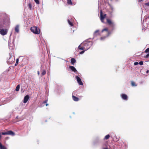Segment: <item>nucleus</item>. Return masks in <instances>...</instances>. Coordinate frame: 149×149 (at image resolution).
Returning <instances> with one entry per match:
<instances>
[{"label":"nucleus","mask_w":149,"mask_h":149,"mask_svg":"<svg viewBox=\"0 0 149 149\" xmlns=\"http://www.w3.org/2000/svg\"><path fill=\"white\" fill-rule=\"evenodd\" d=\"M9 20L7 18L4 19L0 22V34L2 36L6 35L8 32L7 29H3L7 27L9 25Z\"/></svg>","instance_id":"obj_1"},{"label":"nucleus","mask_w":149,"mask_h":149,"mask_svg":"<svg viewBox=\"0 0 149 149\" xmlns=\"http://www.w3.org/2000/svg\"><path fill=\"white\" fill-rule=\"evenodd\" d=\"M93 44L92 42L86 40L84 41L79 46L78 48L81 50H87L91 47Z\"/></svg>","instance_id":"obj_2"},{"label":"nucleus","mask_w":149,"mask_h":149,"mask_svg":"<svg viewBox=\"0 0 149 149\" xmlns=\"http://www.w3.org/2000/svg\"><path fill=\"white\" fill-rule=\"evenodd\" d=\"M102 33H104L106 35V36H103L100 38V40L102 41L104 40L105 38L107 37L111 34V32L109 31L107 28H105L102 31Z\"/></svg>","instance_id":"obj_3"},{"label":"nucleus","mask_w":149,"mask_h":149,"mask_svg":"<svg viewBox=\"0 0 149 149\" xmlns=\"http://www.w3.org/2000/svg\"><path fill=\"white\" fill-rule=\"evenodd\" d=\"M31 31L33 33L38 34L40 33V30L39 28L37 26H33L31 28Z\"/></svg>","instance_id":"obj_4"},{"label":"nucleus","mask_w":149,"mask_h":149,"mask_svg":"<svg viewBox=\"0 0 149 149\" xmlns=\"http://www.w3.org/2000/svg\"><path fill=\"white\" fill-rule=\"evenodd\" d=\"M107 22L108 24L112 28V30H113L114 29L116 26V24L115 22L109 19H107Z\"/></svg>","instance_id":"obj_5"},{"label":"nucleus","mask_w":149,"mask_h":149,"mask_svg":"<svg viewBox=\"0 0 149 149\" xmlns=\"http://www.w3.org/2000/svg\"><path fill=\"white\" fill-rule=\"evenodd\" d=\"M106 14H103V13L102 10L100 11V19L102 23H104V19L106 18Z\"/></svg>","instance_id":"obj_6"},{"label":"nucleus","mask_w":149,"mask_h":149,"mask_svg":"<svg viewBox=\"0 0 149 149\" xmlns=\"http://www.w3.org/2000/svg\"><path fill=\"white\" fill-rule=\"evenodd\" d=\"M75 79L77 80V82L79 85H83V83L81 81V79L79 77L77 76H76Z\"/></svg>","instance_id":"obj_7"},{"label":"nucleus","mask_w":149,"mask_h":149,"mask_svg":"<svg viewBox=\"0 0 149 149\" xmlns=\"http://www.w3.org/2000/svg\"><path fill=\"white\" fill-rule=\"evenodd\" d=\"M68 24L70 25V26L71 27H74V26L73 24V19L71 18L70 19H68Z\"/></svg>","instance_id":"obj_8"},{"label":"nucleus","mask_w":149,"mask_h":149,"mask_svg":"<svg viewBox=\"0 0 149 149\" xmlns=\"http://www.w3.org/2000/svg\"><path fill=\"white\" fill-rule=\"evenodd\" d=\"M121 98L125 101H127L128 100V97L127 95L125 94H123L121 95Z\"/></svg>","instance_id":"obj_9"},{"label":"nucleus","mask_w":149,"mask_h":149,"mask_svg":"<svg viewBox=\"0 0 149 149\" xmlns=\"http://www.w3.org/2000/svg\"><path fill=\"white\" fill-rule=\"evenodd\" d=\"M14 44L13 42L11 43V42L10 40H9V48L10 49H12L14 47Z\"/></svg>","instance_id":"obj_10"},{"label":"nucleus","mask_w":149,"mask_h":149,"mask_svg":"<svg viewBox=\"0 0 149 149\" xmlns=\"http://www.w3.org/2000/svg\"><path fill=\"white\" fill-rule=\"evenodd\" d=\"M69 68L74 73H76L77 72V70L74 66H70Z\"/></svg>","instance_id":"obj_11"},{"label":"nucleus","mask_w":149,"mask_h":149,"mask_svg":"<svg viewBox=\"0 0 149 149\" xmlns=\"http://www.w3.org/2000/svg\"><path fill=\"white\" fill-rule=\"evenodd\" d=\"M29 96L28 95H26L24 97V103H26L28 100L29 99Z\"/></svg>","instance_id":"obj_12"},{"label":"nucleus","mask_w":149,"mask_h":149,"mask_svg":"<svg viewBox=\"0 0 149 149\" xmlns=\"http://www.w3.org/2000/svg\"><path fill=\"white\" fill-rule=\"evenodd\" d=\"M72 98L73 100L77 102L79 100V99L78 97L73 95L72 96Z\"/></svg>","instance_id":"obj_13"},{"label":"nucleus","mask_w":149,"mask_h":149,"mask_svg":"<svg viewBox=\"0 0 149 149\" xmlns=\"http://www.w3.org/2000/svg\"><path fill=\"white\" fill-rule=\"evenodd\" d=\"M76 62V60L74 58H72L71 59V63L72 65H74L75 63Z\"/></svg>","instance_id":"obj_14"},{"label":"nucleus","mask_w":149,"mask_h":149,"mask_svg":"<svg viewBox=\"0 0 149 149\" xmlns=\"http://www.w3.org/2000/svg\"><path fill=\"white\" fill-rule=\"evenodd\" d=\"M15 30L17 33H18L19 31V26L18 25H17L16 26L15 28Z\"/></svg>","instance_id":"obj_15"},{"label":"nucleus","mask_w":149,"mask_h":149,"mask_svg":"<svg viewBox=\"0 0 149 149\" xmlns=\"http://www.w3.org/2000/svg\"><path fill=\"white\" fill-rule=\"evenodd\" d=\"M8 132V135L14 136L15 135L14 133L11 131H9Z\"/></svg>","instance_id":"obj_16"},{"label":"nucleus","mask_w":149,"mask_h":149,"mask_svg":"<svg viewBox=\"0 0 149 149\" xmlns=\"http://www.w3.org/2000/svg\"><path fill=\"white\" fill-rule=\"evenodd\" d=\"M99 30H96L94 33V36H97V35H99Z\"/></svg>","instance_id":"obj_17"},{"label":"nucleus","mask_w":149,"mask_h":149,"mask_svg":"<svg viewBox=\"0 0 149 149\" xmlns=\"http://www.w3.org/2000/svg\"><path fill=\"white\" fill-rule=\"evenodd\" d=\"M110 10H111V12H110V14H111L114 11V9L113 7L111 5H110Z\"/></svg>","instance_id":"obj_18"},{"label":"nucleus","mask_w":149,"mask_h":149,"mask_svg":"<svg viewBox=\"0 0 149 149\" xmlns=\"http://www.w3.org/2000/svg\"><path fill=\"white\" fill-rule=\"evenodd\" d=\"M110 137V136L109 134L106 135L104 137V140H107Z\"/></svg>","instance_id":"obj_19"},{"label":"nucleus","mask_w":149,"mask_h":149,"mask_svg":"<svg viewBox=\"0 0 149 149\" xmlns=\"http://www.w3.org/2000/svg\"><path fill=\"white\" fill-rule=\"evenodd\" d=\"M0 148L1 149H7L6 147L2 145L1 143H0Z\"/></svg>","instance_id":"obj_20"},{"label":"nucleus","mask_w":149,"mask_h":149,"mask_svg":"<svg viewBox=\"0 0 149 149\" xmlns=\"http://www.w3.org/2000/svg\"><path fill=\"white\" fill-rule=\"evenodd\" d=\"M67 2L68 4L69 5H72V2L71 0H67Z\"/></svg>","instance_id":"obj_21"},{"label":"nucleus","mask_w":149,"mask_h":149,"mask_svg":"<svg viewBox=\"0 0 149 149\" xmlns=\"http://www.w3.org/2000/svg\"><path fill=\"white\" fill-rule=\"evenodd\" d=\"M20 86L19 85H18L17 86L15 90L16 91H19V88H20Z\"/></svg>","instance_id":"obj_22"},{"label":"nucleus","mask_w":149,"mask_h":149,"mask_svg":"<svg viewBox=\"0 0 149 149\" xmlns=\"http://www.w3.org/2000/svg\"><path fill=\"white\" fill-rule=\"evenodd\" d=\"M131 85L133 86H137V85L135 84V83L133 81L132 82Z\"/></svg>","instance_id":"obj_23"},{"label":"nucleus","mask_w":149,"mask_h":149,"mask_svg":"<svg viewBox=\"0 0 149 149\" xmlns=\"http://www.w3.org/2000/svg\"><path fill=\"white\" fill-rule=\"evenodd\" d=\"M46 73V71L45 70H43L42 71V72L41 74L42 75H45Z\"/></svg>","instance_id":"obj_24"},{"label":"nucleus","mask_w":149,"mask_h":149,"mask_svg":"<svg viewBox=\"0 0 149 149\" xmlns=\"http://www.w3.org/2000/svg\"><path fill=\"white\" fill-rule=\"evenodd\" d=\"M28 6L30 9L31 10L32 9V6L31 4L30 3H29L28 4Z\"/></svg>","instance_id":"obj_25"},{"label":"nucleus","mask_w":149,"mask_h":149,"mask_svg":"<svg viewBox=\"0 0 149 149\" xmlns=\"http://www.w3.org/2000/svg\"><path fill=\"white\" fill-rule=\"evenodd\" d=\"M34 1L37 4H40L39 0H34Z\"/></svg>","instance_id":"obj_26"},{"label":"nucleus","mask_w":149,"mask_h":149,"mask_svg":"<svg viewBox=\"0 0 149 149\" xmlns=\"http://www.w3.org/2000/svg\"><path fill=\"white\" fill-rule=\"evenodd\" d=\"M19 59H17L16 60V63L15 64V66H16L18 63Z\"/></svg>","instance_id":"obj_27"},{"label":"nucleus","mask_w":149,"mask_h":149,"mask_svg":"<svg viewBox=\"0 0 149 149\" xmlns=\"http://www.w3.org/2000/svg\"><path fill=\"white\" fill-rule=\"evenodd\" d=\"M1 134L2 135H8V132H2L1 133Z\"/></svg>","instance_id":"obj_28"},{"label":"nucleus","mask_w":149,"mask_h":149,"mask_svg":"<svg viewBox=\"0 0 149 149\" xmlns=\"http://www.w3.org/2000/svg\"><path fill=\"white\" fill-rule=\"evenodd\" d=\"M83 50L81 52H80L79 53V54H82L84 53V52H85V50Z\"/></svg>","instance_id":"obj_29"},{"label":"nucleus","mask_w":149,"mask_h":149,"mask_svg":"<svg viewBox=\"0 0 149 149\" xmlns=\"http://www.w3.org/2000/svg\"><path fill=\"white\" fill-rule=\"evenodd\" d=\"M145 52H148V53H149V47L146 50Z\"/></svg>","instance_id":"obj_30"},{"label":"nucleus","mask_w":149,"mask_h":149,"mask_svg":"<svg viewBox=\"0 0 149 149\" xmlns=\"http://www.w3.org/2000/svg\"><path fill=\"white\" fill-rule=\"evenodd\" d=\"M139 63L140 65H142L143 64V62L142 61L140 62Z\"/></svg>","instance_id":"obj_31"},{"label":"nucleus","mask_w":149,"mask_h":149,"mask_svg":"<svg viewBox=\"0 0 149 149\" xmlns=\"http://www.w3.org/2000/svg\"><path fill=\"white\" fill-rule=\"evenodd\" d=\"M21 92L22 93H24V89H23L22 87H21Z\"/></svg>","instance_id":"obj_32"},{"label":"nucleus","mask_w":149,"mask_h":149,"mask_svg":"<svg viewBox=\"0 0 149 149\" xmlns=\"http://www.w3.org/2000/svg\"><path fill=\"white\" fill-rule=\"evenodd\" d=\"M139 64V63L137 62H136L134 63V64L135 65H138Z\"/></svg>","instance_id":"obj_33"},{"label":"nucleus","mask_w":149,"mask_h":149,"mask_svg":"<svg viewBox=\"0 0 149 149\" xmlns=\"http://www.w3.org/2000/svg\"><path fill=\"white\" fill-rule=\"evenodd\" d=\"M145 5L148 6H149V2L146 3H145Z\"/></svg>","instance_id":"obj_34"},{"label":"nucleus","mask_w":149,"mask_h":149,"mask_svg":"<svg viewBox=\"0 0 149 149\" xmlns=\"http://www.w3.org/2000/svg\"><path fill=\"white\" fill-rule=\"evenodd\" d=\"M149 56V53H148L146 55V58H147Z\"/></svg>","instance_id":"obj_35"},{"label":"nucleus","mask_w":149,"mask_h":149,"mask_svg":"<svg viewBox=\"0 0 149 149\" xmlns=\"http://www.w3.org/2000/svg\"><path fill=\"white\" fill-rule=\"evenodd\" d=\"M47 100H46L43 102V103H47Z\"/></svg>","instance_id":"obj_36"},{"label":"nucleus","mask_w":149,"mask_h":149,"mask_svg":"<svg viewBox=\"0 0 149 149\" xmlns=\"http://www.w3.org/2000/svg\"><path fill=\"white\" fill-rule=\"evenodd\" d=\"M149 72V71L148 70H147L146 71V73H148Z\"/></svg>","instance_id":"obj_37"},{"label":"nucleus","mask_w":149,"mask_h":149,"mask_svg":"<svg viewBox=\"0 0 149 149\" xmlns=\"http://www.w3.org/2000/svg\"><path fill=\"white\" fill-rule=\"evenodd\" d=\"M38 75H39L40 74V72L39 71H38Z\"/></svg>","instance_id":"obj_38"},{"label":"nucleus","mask_w":149,"mask_h":149,"mask_svg":"<svg viewBox=\"0 0 149 149\" xmlns=\"http://www.w3.org/2000/svg\"><path fill=\"white\" fill-rule=\"evenodd\" d=\"M1 134H0V139L1 138Z\"/></svg>","instance_id":"obj_39"},{"label":"nucleus","mask_w":149,"mask_h":149,"mask_svg":"<svg viewBox=\"0 0 149 149\" xmlns=\"http://www.w3.org/2000/svg\"><path fill=\"white\" fill-rule=\"evenodd\" d=\"M46 106H48V104H47V103H46Z\"/></svg>","instance_id":"obj_40"},{"label":"nucleus","mask_w":149,"mask_h":149,"mask_svg":"<svg viewBox=\"0 0 149 149\" xmlns=\"http://www.w3.org/2000/svg\"><path fill=\"white\" fill-rule=\"evenodd\" d=\"M93 144L94 145H95V142H93Z\"/></svg>","instance_id":"obj_41"},{"label":"nucleus","mask_w":149,"mask_h":149,"mask_svg":"<svg viewBox=\"0 0 149 149\" xmlns=\"http://www.w3.org/2000/svg\"><path fill=\"white\" fill-rule=\"evenodd\" d=\"M103 149H108L107 148H104Z\"/></svg>","instance_id":"obj_42"},{"label":"nucleus","mask_w":149,"mask_h":149,"mask_svg":"<svg viewBox=\"0 0 149 149\" xmlns=\"http://www.w3.org/2000/svg\"><path fill=\"white\" fill-rule=\"evenodd\" d=\"M74 30H73V32H74Z\"/></svg>","instance_id":"obj_43"},{"label":"nucleus","mask_w":149,"mask_h":149,"mask_svg":"<svg viewBox=\"0 0 149 149\" xmlns=\"http://www.w3.org/2000/svg\"><path fill=\"white\" fill-rule=\"evenodd\" d=\"M116 1H117L118 0H115Z\"/></svg>","instance_id":"obj_44"},{"label":"nucleus","mask_w":149,"mask_h":149,"mask_svg":"<svg viewBox=\"0 0 149 149\" xmlns=\"http://www.w3.org/2000/svg\"><path fill=\"white\" fill-rule=\"evenodd\" d=\"M111 1H112V0H111Z\"/></svg>","instance_id":"obj_45"},{"label":"nucleus","mask_w":149,"mask_h":149,"mask_svg":"<svg viewBox=\"0 0 149 149\" xmlns=\"http://www.w3.org/2000/svg\"><path fill=\"white\" fill-rule=\"evenodd\" d=\"M0 139H1L0 138Z\"/></svg>","instance_id":"obj_46"}]
</instances>
